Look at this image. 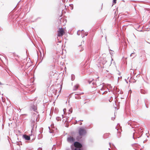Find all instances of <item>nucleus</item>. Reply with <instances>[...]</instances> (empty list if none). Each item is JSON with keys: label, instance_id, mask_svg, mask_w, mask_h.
<instances>
[{"label": "nucleus", "instance_id": "1", "mask_svg": "<svg viewBox=\"0 0 150 150\" xmlns=\"http://www.w3.org/2000/svg\"><path fill=\"white\" fill-rule=\"evenodd\" d=\"M78 133L79 135L81 137L84 136L86 133V130L83 127H80L78 131Z\"/></svg>", "mask_w": 150, "mask_h": 150}, {"label": "nucleus", "instance_id": "2", "mask_svg": "<svg viewBox=\"0 0 150 150\" xmlns=\"http://www.w3.org/2000/svg\"><path fill=\"white\" fill-rule=\"evenodd\" d=\"M74 145L75 147L74 150H81V148L82 147V145L78 142H75L74 143Z\"/></svg>", "mask_w": 150, "mask_h": 150}, {"label": "nucleus", "instance_id": "3", "mask_svg": "<svg viewBox=\"0 0 150 150\" xmlns=\"http://www.w3.org/2000/svg\"><path fill=\"white\" fill-rule=\"evenodd\" d=\"M64 33V30L62 28H59L58 31L57 35L58 37L62 36Z\"/></svg>", "mask_w": 150, "mask_h": 150}, {"label": "nucleus", "instance_id": "4", "mask_svg": "<svg viewBox=\"0 0 150 150\" xmlns=\"http://www.w3.org/2000/svg\"><path fill=\"white\" fill-rule=\"evenodd\" d=\"M107 62V60L105 58H103L101 57L100 58V61L99 63L100 66H101V64L104 65Z\"/></svg>", "mask_w": 150, "mask_h": 150}, {"label": "nucleus", "instance_id": "5", "mask_svg": "<svg viewBox=\"0 0 150 150\" xmlns=\"http://www.w3.org/2000/svg\"><path fill=\"white\" fill-rule=\"evenodd\" d=\"M67 140L68 142L72 143L75 142V139L73 137L69 136L67 138Z\"/></svg>", "mask_w": 150, "mask_h": 150}, {"label": "nucleus", "instance_id": "6", "mask_svg": "<svg viewBox=\"0 0 150 150\" xmlns=\"http://www.w3.org/2000/svg\"><path fill=\"white\" fill-rule=\"evenodd\" d=\"M95 84L97 86H99V88H100V90L101 91H102L104 90V88H103V85L102 84H101L99 85L98 84H97V83H96ZM99 93L100 94L102 93L103 94V92L102 91H100Z\"/></svg>", "mask_w": 150, "mask_h": 150}, {"label": "nucleus", "instance_id": "7", "mask_svg": "<svg viewBox=\"0 0 150 150\" xmlns=\"http://www.w3.org/2000/svg\"><path fill=\"white\" fill-rule=\"evenodd\" d=\"M23 137L26 140H29L30 139V137L28 135L24 134L23 135Z\"/></svg>", "mask_w": 150, "mask_h": 150}, {"label": "nucleus", "instance_id": "8", "mask_svg": "<svg viewBox=\"0 0 150 150\" xmlns=\"http://www.w3.org/2000/svg\"><path fill=\"white\" fill-rule=\"evenodd\" d=\"M42 128H41L40 129V133L38 136V139H40L42 137V135L41 133L42 132V131H41V130L42 129Z\"/></svg>", "mask_w": 150, "mask_h": 150}, {"label": "nucleus", "instance_id": "9", "mask_svg": "<svg viewBox=\"0 0 150 150\" xmlns=\"http://www.w3.org/2000/svg\"><path fill=\"white\" fill-rule=\"evenodd\" d=\"M31 122H32V124H31L32 127L33 128V129L35 123V119H34L33 120H32Z\"/></svg>", "mask_w": 150, "mask_h": 150}, {"label": "nucleus", "instance_id": "10", "mask_svg": "<svg viewBox=\"0 0 150 150\" xmlns=\"http://www.w3.org/2000/svg\"><path fill=\"white\" fill-rule=\"evenodd\" d=\"M136 56V54H135L134 52L132 53L130 55V56L131 57H132V58H134Z\"/></svg>", "mask_w": 150, "mask_h": 150}, {"label": "nucleus", "instance_id": "11", "mask_svg": "<svg viewBox=\"0 0 150 150\" xmlns=\"http://www.w3.org/2000/svg\"><path fill=\"white\" fill-rule=\"evenodd\" d=\"M79 87V85L78 84L76 85L74 87V91L76 90Z\"/></svg>", "mask_w": 150, "mask_h": 150}, {"label": "nucleus", "instance_id": "12", "mask_svg": "<svg viewBox=\"0 0 150 150\" xmlns=\"http://www.w3.org/2000/svg\"><path fill=\"white\" fill-rule=\"evenodd\" d=\"M71 79L72 81H74L75 79V76L74 74H72L71 75Z\"/></svg>", "mask_w": 150, "mask_h": 150}, {"label": "nucleus", "instance_id": "13", "mask_svg": "<svg viewBox=\"0 0 150 150\" xmlns=\"http://www.w3.org/2000/svg\"><path fill=\"white\" fill-rule=\"evenodd\" d=\"M117 137L118 138H119L121 137V133L120 132H118L117 133Z\"/></svg>", "mask_w": 150, "mask_h": 150}, {"label": "nucleus", "instance_id": "14", "mask_svg": "<svg viewBox=\"0 0 150 150\" xmlns=\"http://www.w3.org/2000/svg\"><path fill=\"white\" fill-rule=\"evenodd\" d=\"M133 138L134 139H136L137 138H139V137H137L136 135H135V133H133Z\"/></svg>", "mask_w": 150, "mask_h": 150}, {"label": "nucleus", "instance_id": "15", "mask_svg": "<svg viewBox=\"0 0 150 150\" xmlns=\"http://www.w3.org/2000/svg\"><path fill=\"white\" fill-rule=\"evenodd\" d=\"M140 92L143 94H145V92L142 89H141L140 90Z\"/></svg>", "mask_w": 150, "mask_h": 150}, {"label": "nucleus", "instance_id": "16", "mask_svg": "<svg viewBox=\"0 0 150 150\" xmlns=\"http://www.w3.org/2000/svg\"><path fill=\"white\" fill-rule=\"evenodd\" d=\"M56 119L57 121H59L61 120V118L60 117H56Z\"/></svg>", "mask_w": 150, "mask_h": 150}, {"label": "nucleus", "instance_id": "17", "mask_svg": "<svg viewBox=\"0 0 150 150\" xmlns=\"http://www.w3.org/2000/svg\"><path fill=\"white\" fill-rule=\"evenodd\" d=\"M116 3V0H113V5L115 4Z\"/></svg>", "mask_w": 150, "mask_h": 150}, {"label": "nucleus", "instance_id": "18", "mask_svg": "<svg viewBox=\"0 0 150 150\" xmlns=\"http://www.w3.org/2000/svg\"><path fill=\"white\" fill-rule=\"evenodd\" d=\"M40 55H41V57H42V59H43V57H44V54H43V57H42V53H41V52L40 51Z\"/></svg>", "mask_w": 150, "mask_h": 150}, {"label": "nucleus", "instance_id": "19", "mask_svg": "<svg viewBox=\"0 0 150 150\" xmlns=\"http://www.w3.org/2000/svg\"><path fill=\"white\" fill-rule=\"evenodd\" d=\"M69 111L70 112V113H69V114L71 113L72 112V110L71 109H69Z\"/></svg>", "mask_w": 150, "mask_h": 150}, {"label": "nucleus", "instance_id": "20", "mask_svg": "<svg viewBox=\"0 0 150 150\" xmlns=\"http://www.w3.org/2000/svg\"><path fill=\"white\" fill-rule=\"evenodd\" d=\"M54 145H53V148H52V150H55V148H54Z\"/></svg>", "mask_w": 150, "mask_h": 150}, {"label": "nucleus", "instance_id": "21", "mask_svg": "<svg viewBox=\"0 0 150 150\" xmlns=\"http://www.w3.org/2000/svg\"><path fill=\"white\" fill-rule=\"evenodd\" d=\"M107 93V91H105L104 92H103V95L104 94V93Z\"/></svg>", "mask_w": 150, "mask_h": 150}, {"label": "nucleus", "instance_id": "22", "mask_svg": "<svg viewBox=\"0 0 150 150\" xmlns=\"http://www.w3.org/2000/svg\"><path fill=\"white\" fill-rule=\"evenodd\" d=\"M130 71L131 72V73H132V72H133V73H134V71H133V70L132 69H130Z\"/></svg>", "mask_w": 150, "mask_h": 150}, {"label": "nucleus", "instance_id": "23", "mask_svg": "<svg viewBox=\"0 0 150 150\" xmlns=\"http://www.w3.org/2000/svg\"><path fill=\"white\" fill-rule=\"evenodd\" d=\"M42 150V149L41 148H38V150Z\"/></svg>", "mask_w": 150, "mask_h": 150}, {"label": "nucleus", "instance_id": "24", "mask_svg": "<svg viewBox=\"0 0 150 150\" xmlns=\"http://www.w3.org/2000/svg\"><path fill=\"white\" fill-rule=\"evenodd\" d=\"M80 31V30H78L77 32V34L78 35H79V32Z\"/></svg>", "mask_w": 150, "mask_h": 150}, {"label": "nucleus", "instance_id": "25", "mask_svg": "<svg viewBox=\"0 0 150 150\" xmlns=\"http://www.w3.org/2000/svg\"><path fill=\"white\" fill-rule=\"evenodd\" d=\"M113 51H112V52H110V54H113Z\"/></svg>", "mask_w": 150, "mask_h": 150}, {"label": "nucleus", "instance_id": "26", "mask_svg": "<svg viewBox=\"0 0 150 150\" xmlns=\"http://www.w3.org/2000/svg\"><path fill=\"white\" fill-rule=\"evenodd\" d=\"M111 119H112V120H114V119H115V118H113V117H112V118H111Z\"/></svg>", "mask_w": 150, "mask_h": 150}, {"label": "nucleus", "instance_id": "27", "mask_svg": "<svg viewBox=\"0 0 150 150\" xmlns=\"http://www.w3.org/2000/svg\"><path fill=\"white\" fill-rule=\"evenodd\" d=\"M34 111H35L36 110L35 108H34Z\"/></svg>", "mask_w": 150, "mask_h": 150}, {"label": "nucleus", "instance_id": "28", "mask_svg": "<svg viewBox=\"0 0 150 150\" xmlns=\"http://www.w3.org/2000/svg\"><path fill=\"white\" fill-rule=\"evenodd\" d=\"M79 125H82V123L81 122V123H80Z\"/></svg>", "mask_w": 150, "mask_h": 150}, {"label": "nucleus", "instance_id": "29", "mask_svg": "<svg viewBox=\"0 0 150 150\" xmlns=\"http://www.w3.org/2000/svg\"><path fill=\"white\" fill-rule=\"evenodd\" d=\"M66 150H70L69 149H67Z\"/></svg>", "mask_w": 150, "mask_h": 150}, {"label": "nucleus", "instance_id": "30", "mask_svg": "<svg viewBox=\"0 0 150 150\" xmlns=\"http://www.w3.org/2000/svg\"><path fill=\"white\" fill-rule=\"evenodd\" d=\"M79 121H83V120H80Z\"/></svg>", "mask_w": 150, "mask_h": 150}, {"label": "nucleus", "instance_id": "31", "mask_svg": "<svg viewBox=\"0 0 150 150\" xmlns=\"http://www.w3.org/2000/svg\"><path fill=\"white\" fill-rule=\"evenodd\" d=\"M2 84L0 82V85H1Z\"/></svg>", "mask_w": 150, "mask_h": 150}, {"label": "nucleus", "instance_id": "32", "mask_svg": "<svg viewBox=\"0 0 150 150\" xmlns=\"http://www.w3.org/2000/svg\"><path fill=\"white\" fill-rule=\"evenodd\" d=\"M65 110V109H64L63 110V111H64V110Z\"/></svg>", "mask_w": 150, "mask_h": 150}, {"label": "nucleus", "instance_id": "33", "mask_svg": "<svg viewBox=\"0 0 150 150\" xmlns=\"http://www.w3.org/2000/svg\"><path fill=\"white\" fill-rule=\"evenodd\" d=\"M146 105V108H148V107H147V106L146 105Z\"/></svg>", "mask_w": 150, "mask_h": 150}, {"label": "nucleus", "instance_id": "34", "mask_svg": "<svg viewBox=\"0 0 150 150\" xmlns=\"http://www.w3.org/2000/svg\"><path fill=\"white\" fill-rule=\"evenodd\" d=\"M91 82H91H89V84H90Z\"/></svg>", "mask_w": 150, "mask_h": 150}, {"label": "nucleus", "instance_id": "35", "mask_svg": "<svg viewBox=\"0 0 150 150\" xmlns=\"http://www.w3.org/2000/svg\"><path fill=\"white\" fill-rule=\"evenodd\" d=\"M92 83L93 85L95 84H94L93 82Z\"/></svg>", "mask_w": 150, "mask_h": 150}, {"label": "nucleus", "instance_id": "36", "mask_svg": "<svg viewBox=\"0 0 150 150\" xmlns=\"http://www.w3.org/2000/svg\"><path fill=\"white\" fill-rule=\"evenodd\" d=\"M63 115H62V118H63Z\"/></svg>", "mask_w": 150, "mask_h": 150}, {"label": "nucleus", "instance_id": "37", "mask_svg": "<svg viewBox=\"0 0 150 150\" xmlns=\"http://www.w3.org/2000/svg\"><path fill=\"white\" fill-rule=\"evenodd\" d=\"M50 132V133H52V132Z\"/></svg>", "mask_w": 150, "mask_h": 150}, {"label": "nucleus", "instance_id": "38", "mask_svg": "<svg viewBox=\"0 0 150 150\" xmlns=\"http://www.w3.org/2000/svg\"><path fill=\"white\" fill-rule=\"evenodd\" d=\"M85 35L86 36H87V34H86Z\"/></svg>", "mask_w": 150, "mask_h": 150}, {"label": "nucleus", "instance_id": "39", "mask_svg": "<svg viewBox=\"0 0 150 150\" xmlns=\"http://www.w3.org/2000/svg\"><path fill=\"white\" fill-rule=\"evenodd\" d=\"M61 20H63V19H62V18H61Z\"/></svg>", "mask_w": 150, "mask_h": 150}, {"label": "nucleus", "instance_id": "40", "mask_svg": "<svg viewBox=\"0 0 150 150\" xmlns=\"http://www.w3.org/2000/svg\"><path fill=\"white\" fill-rule=\"evenodd\" d=\"M133 82H135L134 81Z\"/></svg>", "mask_w": 150, "mask_h": 150}, {"label": "nucleus", "instance_id": "41", "mask_svg": "<svg viewBox=\"0 0 150 150\" xmlns=\"http://www.w3.org/2000/svg\"><path fill=\"white\" fill-rule=\"evenodd\" d=\"M133 82H135L134 81Z\"/></svg>", "mask_w": 150, "mask_h": 150}, {"label": "nucleus", "instance_id": "42", "mask_svg": "<svg viewBox=\"0 0 150 150\" xmlns=\"http://www.w3.org/2000/svg\"><path fill=\"white\" fill-rule=\"evenodd\" d=\"M125 80L126 81V79H125Z\"/></svg>", "mask_w": 150, "mask_h": 150}, {"label": "nucleus", "instance_id": "43", "mask_svg": "<svg viewBox=\"0 0 150 150\" xmlns=\"http://www.w3.org/2000/svg\"><path fill=\"white\" fill-rule=\"evenodd\" d=\"M37 120V119H36V121Z\"/></svg>", "mask_w": 150, "mask_h": 150}, {"label": "nucleus", "instance_id": "44", "mask_svg": "<svg viewBox=\"0 0 150 150\" xmlns=\"http://www.w3.org/2000/svg\"><path fill=\"white\" fill-rule=\"evenodd\" d=\"M109 150H110V149L109 148Z\"/></svg>", "mask_w": 150, "mask_h": 150}, {"label": "nucleus", "instance_id": "45", "mask_svg": "<svg viewBox=\"0 0 150 150\" xmlns=\"http://www.w3.org/2000/svg\"><path fill=\"white\" fill-rule=\"evenodd\" d=\"M37 117V116H36V117Z\"/></svg>", "mask_w": 150, "mask_h": 150}]
</instances>
